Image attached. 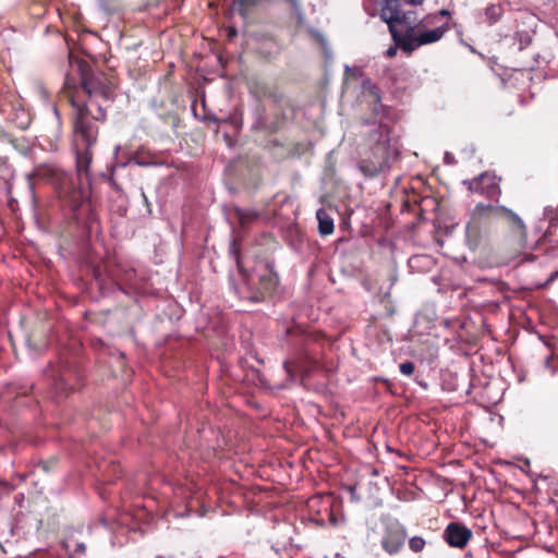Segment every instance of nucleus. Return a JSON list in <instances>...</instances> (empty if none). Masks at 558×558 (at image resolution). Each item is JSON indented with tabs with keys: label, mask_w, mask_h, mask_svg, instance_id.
I'll return each mask as SVG.
<instances>
[{
	"label": "nucleus",
	"mask_w": 558,
	"mask_h": 558,
	"mask_svg": "<svg viewBox=\"0 0 558 558\" xmlns=\"http://www.w3.org/2000/svg\"><path fill=\"white\" fill-rule=\"evenodd\" d=\"M69 61L73 73L65 74V86L72 88L78 84L88 95V100L84 102L71 99L74 110L76 175L82 185L84 180L89 183L88 170L93 158L92 148L98 140V123L106 121L108 108L106 104L113 101L114 90L112 83L105 74L92 72L85 61L75 59L72 54H69Z\"/></svg>",
	"instance_id": "nucleus-1"
},
{
	"label": "nucleus",
	"mask_w": 558,
	"mask_h": 558,
	"mask_svg": "<svg viewBox=\"0 0 558 558\" xmlns=\"http://www.w3.org/2000/svg\"><path fill=\"white\" fill-rule=\"evenodd\" d=\"M69 61L73 73L65 74V86L72 88L78 84L88 95V100L84 102L71 99L74 110L76 175L82 185L84 180L89 183L88 170L93 158L92 148L98 140V123L106 121L108 108L106 104L113 101L114 90L112 83L105 74L92 72L85 61L75 59L72 54H69Z\"/></svg>",
	"instance_id": "nucleus-2"
},
{
	"label": "nucleus",
	"mask_w": 558,
	"mask_h": 558,
	"mask_svg": "<svg viewBox=\"0 0 558 558\" xmlns=\"http://www.w3.org/2000/svg\"><path fill=\"white\" fill-rule=\"evenodd\" d=\"M438 15L430 13L425 15L418 23L409 26L404 33H399L395 26L389 32L391 37L400 49L407 53H412L417 48L437 43L450 29L448 22L438 25Z\"/></svg>",
	"instance_id": "nucleus-3"
},
{
	"label": "nucleus",
	"mask_w": 558,
	"mask_h": 558,
	"mask_svg": "<svg viewBox=\"0 0 558 558\" xmlns=\"http://www.w3.org/2000/svg\"><path fill=\"white\" fill-rule=\"evenodd\" d=\"M362 96L373 114V123L377 124V128L369 133V143L386 149L390 142L391 133V128L388 122L392 121L393 110L391 107L381 104L380 89L371 80L363 82Z\"/></svg>",
	"instance_id": "nucleus-4"
},
{
	"label": "nucleus",
	"mask_w": 558,
	"mask_h": 558,
	"mask_svg": "<svg viewBox=\"0 0 558 558\" xmlns=\"http://www.w3.org/2000/svg\"><path fill=\"white\" fill-rule=\"evenodd\" d=\"M250 93L258 101L263 102L265 111H271L275 116L274 120H270L268 114L259 113V126L270 131L279 129L284 119V108L289 107L283 96L278 94L271 86L259 82H255L250 86Z\"/></svg>",
	"instance_id": "nucleus-5"
},
{
	"label": "nucleus",
	"mask_w": 558,
	"mask_h": 558,
	"mask_svg": "<svg viewBox=\"0 0 558 558\" xmlns=\"http://www.w3.org/2000/svg\"><path fill=\"white\" fill-rule=\"evenodd\" d=\"M496 221L495 205L480 203L474 207L465 227V241L470 250L476 251L488 240Z\"/></svg>",
	"instance_id": "nucleus-6"
},
{
	"label": "nucleus",
	"mask_w": 558,
	"mask_h": 558,
	"mask_svg": "<svg viewBox=\"0 0 558 558\" xmlns=\"http://www.w3.org/2000/svg\"><path fill=\"white\" fill-rule=\"evenodd\" d=\"M34 175L53 185L60 197L76 201L81 192L76 187L73 175L54 163L39 165L34 169Z\"/></svg>",
	"instance_id": "nucleus-7"
},
{
	"label": "nucleus",
	"mask_w": 558,
	"mask_h": 558,
	"mask_svg": "<svg viewBox=\"0 0 558 558\" xmlns=\"http://www.w3.org/2000/svg\"><path fill=\"white\" fill-rule=\"evenodd\" d=\"M497 220H502L509 228L511 241L515 252L526 247L527 230L523 220L511 209L505 206H495Z\"/></svg>",
	"instance_id": "nucleus-8"
},
{
	"label": "nucleus",
	"mask_w": 558,
	"mask_h": 558,
	"mask_svg": "<svg viewBox=\"0 0 558 558\" xmlns=\"http://www.w3.org/2000/svg\"><path fill=\"white\" fill-rule=\"evenodd\" d=\"M51 377V388L56 399L66 397L80 381L77 369L70 364H62L58 371H52Z\"/></svg>",
	"instance_id": "nucleus-9"
},
{
	"label": "nucleus",
	"mask_w": 558,
	"mask_h": 558,
	"mask_svg": "<svg viewBox=\"0 0 558 558\" xmlns=\"http://www.w3.org/2000/svg\"><path fill=\"white\" fill-rule=\"evenodd\" d=\"M474 538L473 531L461 521H451L442 533V539L451 548L464 549Z\"/></svg>",
	"instance_id": "nucleus-10"
},
{
	"label": "nucleus",
	"mask_w": 558,
	"mask_h": 558,
	"mask_svg": "<svg viewBox=\"0 0 558 558\" xmlns=\"http://www.w3.org/2000/svg\"><path fill=\"white\" fill-rule=\"evenodd\" d=\"M424 0H385L380 16L388 24V27L396 24H405L408 22L407 13L402 10V4L420 5Z\"/></svg>",
	"instance_id": "nucleus-11"
},
{
	"label": "nucleus",
	"mask_w": 558,
	"mask_h": 558,
	"mask_svg": "<svg viewBox=\"0 0 558 558\" xmlns=\"http://www.w3.org/2000/svg\"><path fill=\"white\" fill-rule=\"evenodd\" d=\"M405 538V527L399 522H391L386 525L385 534L381 538V546L389 555H395L401 550Z\"/></svg>",
	"instance_id": "nucleus-12"
},
{
	"label": "nucleus",
	"mask_w": 558,
	"mask_h": 558,
	"mask_svg": "<svg viewBox=\"0 0 558 558\" xmlns=\"http://www.w3.org/2000/svg\"><path fill=\"white\" fill-rule=\"evenodd\" d=\"M463 183L468 184L471 193L481 194L490 199H497L501 193L496 182V177L488 173H482L473 180L464 181Z\"/></svg>",
	"instance_id": "nucleus-13"
},
{
	"label": "nucleus",
	"mask_w": 558,
	"mask_h": 558,
	"mask_svg": "<svg viewBox=\"0 0 558 558\" xmlns=\"http://www.w3.org/2000/svg\"><path fill=\"white\" fill-rule=\"evenodd\" d=\"M279 284L278 275L272 268L266 267L265 272L259 276V291L257 294L251 295L248 299L253 302H260L267 298H271Z\"/></svg>",
	"instance_id": "nucleus-14"
},
{
	"label": "nucleus",
	"mask_w": 558,
	"mask_h": 558,
	"mask_svg": "<svg viewBox=\"0 0 558 558\" xmlns=\"http://www.w3.org/2000/svg\"><path fill=\"white\" fill-rule=\"evenodd\" d=\"M283 366L290 377H294L296 371L302 373L303 376H308L318 368V362L307 353H304L298 361H286Z\"/></svg>",
	"instance_id": "nucleus-15"
},
{
	"label": "nucleus",
	"mask_w": 558,
	"mask_h": 558,
	"mask_svg": "<svg viewBox=\"0 0 558 558\" xmlns=\"http://www.w3.org/2000/svg\"><path fill=\"white\" fill-rule=\"evenodd\" d=\"M241 128L242 123L236 118L226 120L220 125V131L223 133V140L229 148H234L236 146L241 134Z\"/></svg>",
	"instance_id": "nucleus-16"
},
{
	"label": "nucleus",
	"mask_w": 558,
	"mask_h": 558,
	"mask_svg": "<svg viewBox=\"0 0 558 558\" xmlns=\"http://www.w3.org/2000/svg\"><path fill=\"white\" fill-rule=\"evenodd\" d=\"M136 165L138 167H155L159 166L160 163L155 160V157L150 153H145L144 150H137L134 155H132L128 161L121 162L118 166L119 167H126L129 165Z\"/></svg>",
	"instance_id": "nucleus-17"
},
{
	"label": "nucleus",
	"mask_w": 558,
	"mask_h": 558,
	"mask_svg": "<svg viewBox=\"0 0 558 558\" xmlns=\"http://www.w3.org/2000/svg\"><path fill=\"white\" fill-rule=\"evenodd\" d=\"M316 218L318 220V231L320 235L326 236L333 232V219L324 208L317 210Z\"/></svg>",
	"instance_id": "nucleus-18"
},
{
	"label": "nucleus",
	"mask_w": 558,
	"mask_h": 558,
	"mask_svg": "<svg viewBox=\"0 0 558 558\" xmlns=\"http://www.w3.org/2000/svg\"><path fill=\"white\" fill-rule=\"evenodd\" d=\"M504 14V7L500 3H494L485 9L486 22L489 25L497 23Z\"/></svg>",
	"instance_id": "nucleus-19"
},
{
	"label": "nucleus",
	"mask_w": 558,
	"mask_h": 558,
	"mask_svg": "<svg viewBox=\"0 0 558 558\" xmlns=\"http://www.w3.org/2000/svg\"><path fill=\"white\" fill-rule=\"evenodd\" d=\"M230 254L233 256V258L236 263L239 275L243 276L244 275V266L241 260L240 248L238 247L236 240H234L230 245Z\"/></svg>",
	"instance_id": "nucleus-20"
},
{
	"label": "nucleus",
	"mask_w": 558,
	"mask_h": 558,
	"mask_svg": "<svg viewBox=\"0 0 558 558\" xmlns=\"http://www.w3.org/2000/svg\"><path fill=\"white\" fill-rule=\"evenodd\" d=\"M426 545L425 539L422 536H413L409 539V548L413 553H421Z\"/></svg>",
	"instance_id": "nucleus-21"
},
{
	"label": "nucleus",
	"mask_w": 558,
	"mask_h": 558,
	"mask_svg": "<svg viewBox=\"0 0 558 558\" xmlns=\"http://www.w3.org/2000/svg\"><path fill=\"white\" fill-rule=\"evenodd\" d=\"M415 371V365L413 362L405 361L400 364V372L403 375L411 376Z\"/></svg>",
	"instance_id": "nucleus-22"
},
{
	"label": "nucleus",
	"mask_w": 558,
	"mask_h": 558,
	"mask_svg": "<svg viewBox=\"0 0 558 558\" xmlns=\"http://www.w3.org/2000/svg\"><path fill=\"white\" fill-rule=\"evenodd\" d=\"M361 170L368 177H375L379 173V168L373 166V167H369L365 163V161H362L361 166H360Z\"/></svg>",
	"instance_id": "nucleus-23"
},
{
	"label": "nucleus",
	"mask_w": 558,
	"mask_h": 558,
	"mask_svg": "<svg viewBox=\"0 0 558 558\" xmlns=\"http://www.w3.org/2000/svg\"><path fill=\"white\" fill-rule=\"evenodd\" d=\"M22 119L17 122V126L22 130L27 129L29 125L31 119L29 116L25 111H21Z\"/></svg>",
	"instance_id": "nucleus-24"
},
{
	"label": "nucleus",
	"mask_w": 558,
	"mask_h": 558,
	"mask_svg": "<svg viewBox=\"0 0 558 558\" xmlns=\"http://www.w3.org/2000/svg\"><path fill=\"white\" fill-rule=\"evenodd\" d=\"M235 10H238L241 16H244V0H235L234 1Z\"/></svg>",
	"instance_id": "nucleus-25"
},
{
	"label": "nucleus",
	"mask_w": 558,
	"mask_h": 558,
	"mask_svg": "<svg viewBox=\"0 0 558 558\" xmlns=\"http://www.w3.org/2000/svg\"><path fill=\"white\" fill-rule=\"evenodd\" d=\"M86 550V546L84 543H77L75 545L74 554L84 555Z\"/></svg>",
	"instance_id": "nucleus-26"
},
{
	"label": "nucleus",
	"mask_w": 558,
	"mask_h": 558,
	"mask_svg": "<svg viewBox=\"0 0 558 558\" xmlns=\"http://www.w3.org/2000/svg\"><path fill=\"white\" fill-rule=\"evenodd\" d=\"M434 14H437L438 15V20L440 17H447V19H450L451 17V13L449 10L447 9H441L439 10L438 12H435Z\"/></svg>",
	"instance_id": "nucleus-27"
},
{
	"label": "nucleus",
	"mask_w": 558,
	"mask_h": 558,
	"mask_svg": "<svg viewBox=\"0 0 558 558\" xmlns=\"http://www.w3.org/2000/svg\"><path fill=\"white\" fill-rule=\"evenodd\" d=\"M229 283H230V286L232 287V289L234 290V292H235L236 294H240V289H239V287L235 284L234 276H233V275H230V276H229Z\"/></svg>",
	"instance_id": "nucleus-28"
},
{
	"label": "nucleus",
	"mask_w": 558,
	"mask_h": 558,
	"mask_svg": "<svg viewBox=\"0 0 558 558\" xmlns=\"http://www.w3.org/2000/svg\"><path fill=\"white\" fill-rule=\"evenodd\" d=\"M398 48H399V47H398L397 45H396L395 47H389V48L386 50V56H387L388 58H392V57H395V56L397 54V49H398Z\"/></svg>",
	"instance_id": "nucleus-29"
},
{
	"label": "nucleus",
	"mask_w": 558,
	"mask_h": 558,
	"mask_svg": "<svg viewBox=\"0 0 558 558\" xmlns=\"http://www.w3.org/2000/svg\"><path fill=\"white\" fill-rule=\"evenodd\" d=\"M246 1V8L247 7H251V5H256L258 4L259 2H262L263 0H245ZM288 2L290 3H294L295 0H287Z\"/></svg>",
	"instance_id": "nucleus-30"
},
{
	"label": "nucleus",
	"mask_w": 558,
	"mask_h": 558,
	"mask_svg": "<svg viewBox=\"0 0 558 558\" xmlns=\"http://www.w3.org/2000/svg\"><path fill=\"white\" fill-rule=\"evenodd\" d=\"M236 33H238V32H236V29H235L234 27H230V28L228 29V36H229V38L231 39V38L235 37V36H236Z\"/></svg>",
	"instance_id": "nucleus-31"
},
{
	"label": "nucleus",
	"mask_w": 558,
	"mask_h": 558,
	"mask_svg": "<svg viewBox=\"0 0 558 558\" xmlns=\"http://www.w3.org/2000/svg\"><path fill=\"white\" fill-rule=\"evenodd\" d=\"M557 277H558V271L553 272V274L549 276L548 280H547V284H548V283H550V282H553Z\"/></svg>",
	"instance_id": "nucleus-32"
},
{
	"label": "nucleus",
	"mask_w": 558,
	"mask_h": 558,
	"mask_svg": "<svg viewBox=\"0 0 558 558\" xmlns=\"http://www.w3.org/2000/svg\"><path fill=\"white\" fill-rule=\"evenodd\" d=\"M239 222L241 226L244 223V214L241 210H239Z\"/></svg>",
	"instance_id": "nucleus-33"
},
{
	"label": "nucleus",
	"mask_w": 558,
	"mask_h": 558,
	"mask_svg": "<svg viewBox=\"0 0 558 558\" xmlns=\"http://www.w3.org/2000/svg\"><path fill=\"white\" fill-rule=\"evenodd\" d=\"M53 113H54V116H56V120H57V122H59V120H60V116H59V111H58V109H57V108H53Z\"/></svg>",
	"instance_id": "nucleus-34"
},
{
	"label": "nucleus",
	"mask_w": 558,
	"mask_h": 558,
	"mask_svg": "<svg viewBox=\"0 0 558 558\" xmlns=\"http://www.w3.org/2000/svg\"><path fill=\"white\" fill-rule=\"evenodd\" d=\"M318 498L310 499L308 507L312 508L314 502H317Z\"/></svg>",
	"instance_id": "nucleus-35"
},
{
	"label": "nucleus",
	"mask_w": 558,
	"mask_h": 558,
	"mask_svg": "<svg viewBox=\"0 0 558 558\" xmlns=\"http://www.w3.org/2000/svg\"><path fill=\"white\" fill-rule=\"evenodd\" d=\"M524 260L532 262V260H534V256L533 255H525Z\"/></svg>",
	"instance_id": "nucleus-36"
},
{
	"label": "nucleus",
	"mask_w": 558,
	"mask_h": 558,
	"mask_svg": "<svg viewBox=\"0 0 558 558\" xmlns=\"http://www.w3.org/2000/svg\"><path fill=\"white\" fill-rule=\"evenodd\" d=\"M63 547H64L66 550H69V547H70V546H69V544H68V543H63Z\"/></svg>",
	"instance_id": "nucleus-37"
},
{
	"label": "nucleus",
	"mask_w": 558,
	"mask_h": 558,
	"mask_svg": "<svg viewBox=\"0 0 558 558\" xmlns=\"http://www.w3.org/2000/svg\"><path fill=\"white\" fill-rule=\"evenodd\" d=\"M245 217H246V221H247V220H248V218H250V215H248V213H247V211H246V214H245Z\"/></svg>",
	"instance_id": "nucleus-38"
}]
</instances>
